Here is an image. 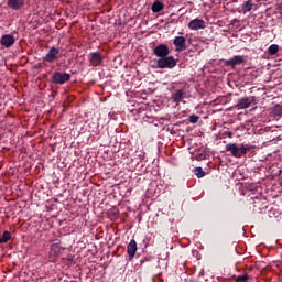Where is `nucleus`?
Masks as SVG:
<instances>
[{"label":"nucleus","instance_id":"nucleus-1","mask_svg":"<svg viewBox=\"0 0 282 282\" xmlns=\"http://www.w3.org/2000/svg\"><path fill=\"white\" fill-rule=\"evenodd\" d=\"M226 151L231 152V156L236 159H241L250 151V147L241 145L238 147L237 143H228L226 144Z\"/></svg>","mask_w":282,"mask_h":282},{"label":"nucleus","instance_id":"nucleus-2","mask_svg":"<svg viewBox=\"0 0 282 282\" xmlns=\"http://www.w3.org/2000/svg\"><path fill=\"white\" fill-rule=\"evenodd\" d=\"M156 65L159 69H173L177 65V59L174 56H164L156 61Z\"/></svg>","mask_w":282,"mask_h":282},{"label":"nucleus","instance_id":"nucleus-3","mask_svg":"<svg viewBox=\"0 0 282 282\" xmlns=\"http://www.w3.org/2000/svg\"><path fill=\"white\" fill-rule=\"evenodd\" d=\"M72 75L69 73H63V72H54L51 77V83L53 85H59L63 86L67 84V82L70 80Z\"/></svg>","mask_w":282,"mask_h":282},{"label":"nucleus","instance_id":"nucleus-4","mask_svg":"<svg viewBox=\"0 0 282 282\" xmlns=\"http://www.w3.org/2000/svg\"><path fill=\"white\" fill-rule=\"evenodd\" d=\"M61 58V50L56 46H52L45 56L42 57L44 63L53 64Z\"/></svg>","mask_w":282,"mask_h":282},{"label":"nucleus","instance_id":"nucleus-5","mask_svg":"<svg viewBox=\"0 0 282 282\" xmlns=\"http://www.w3.org/2000/svg\"><path fill=\"white\" fill-rule=\"evenodd\" d=\"M104 62V56L101 55V53L99 51L97 52H91L89 54V63L90 66L93 67H99L102 65Z\"/></svg>","mask_w":282,"mask_h":282},{"label":"nucleus","instance_id":"nucleus-6","mask_svg":"<svg viewBox=\"0 0 282 282\" xmlns=\"http://www.w3.org/2000/svg\"><path fill=\"white\" fill-rule=\"evenodd\" d=\"M188 29L192 31H199V30H205L206 29V22L203 19H193L188 23Z\"/></svg>","mask_w":282,"mask_h":282},{"label":"nucleus","instance_id":"nucleus-7","mask_svg":"<svg viewBox=\"0 0 282 282\" xmlns=\"http://www.w3.org/2000/svg\"><path fill=\"white\" fill-rule=\"evenodd\" d=\"M153 53L156 57L163 58V57L169 56L170 50L166 44H159L158 46H155L153 48Z\"/></svg>","mask_w":282,"mask_h":282},{"label":"nucleus","instance_id":"nucleus-8","mask_svg":"<svg viewBox=\"0 0 282 282\" xmlns=\"http://www.w3.org/2000/svg\"><path fill=\"white\" fill-rule=\"evenodd\" d=\"M15 42H17V39H14V35L12 34H4L0 39V44L6 48L12 47V45H14Z\"/></svg>","mask_w":282,"mask_h":282},{"label":"nucleus","instance_id":"nucleus-9","mask_svg":"<svg viewBox=\"0 0 282 282\" xmlns=\"http://www.w3.org/2000/svg\"><path fill=\"white\" fill-rule=\"evenodd\" d=\"M173 44L175 45L176 52H184L186 51V39L184 36H175Z\"/></svg>","mask_w":282,"mask_h":282},{"label":"nucleus","instance_id":"nucleus-10","mask_svg":"<svg viewBox=\"0 0 282 282\" xmlns=\"http://www.w3.org/2000/svg\"><path fill=\"white\" fill-rule=\"evenodd\" d=\"M245 63V58L242 55H235L232 58H229L225 62L227 67L235 68Z\"/></svg>","mask_w":282,"mask_h":282},{"label":"nucleus","instance_id":"nucleus-11","mask_svg":"<svg viewBox=\"0 0 282 282\" xmlns=\"http://www.w3.org/2000/svg\"><path fill=\"white\" fill-rule=\"evenodd\" d=\"M7 6L13 11H19L25 7V0H7Z\"/></svg>","mask_w":282,"mask_h":282},{"label":"nucleus","instance_id":"nucleus-12","mask_svg":"<svg viewBox=\"0 0 282 282\" xmlns=\"http://www.w3.org/2000/svg\"><path fill=\"white\" fill-rule=\"evenodd\" d=\"M63 251H65V249L61 247V241H57L51 245L50 256L53 258H58Z\"/></svg>","mask_w":282,"mask_h":282},{"label":"nucleus","instance_id":"nucleus-13","mask_svg":"<svg viewBox=\"0 0 282 282\" xmlns=\"http://www.w3.org/2000/svg\"><path fill=\"white\" fill-rule=\"evenodd\" d=\"M251 100H250V98L249 97H242V98H240L239 100H238V104L236 105V108L238 109V110H245V109H248V108H250V106H251Z\"/></svg>","mask_w":282,"mask_h":282},{"label":"nucleus","instance_id":"nucleus-14","mask_svg":"<svg viewBox=\"0 0 282 282\" xmlns=\"http://www.w3.org/2000/svg\"><path fill=\"white\" fill-rule=\"evenodd\" d=\"M138 250V246L135 240H131L130 243L127 247V252L129 256V261H132Z\"/></svg>","mask_w":282,"mask_h":282},{"label":"nucleus","instance_id":"nucleus-15","mask_svg":"<svg viewBox=\"0 0 282 282\" xmlns=\"http://www.w3.org/2000/svg\"><path fill=\"white\" fill-rule=\"evenodd\" d=\"M184 96H185L184 89H178L177 91L172 94V100L174 104L178 105L184 99Z\"/></svg>","mask_w":282,"mask_h":282},{"label":"nucleus","instance_id":"nucleus-16","mask_svg":"<svg viewBox=\"0 0 282 282\" xmlns=\"http://www.w3.org/2000/svg\"><path fill=\"white\" fill-rule=\"evenodd\" d=\"M253 6H254V4H253V1H252V0H247V1H245V2L241 4V9H242L243 14L251 12L252 9H253Z\"/></svg>","mask_w":282,"mask_h":282},{"label":"nucleus","instance_id":"nucleus-17","mask_svg":"<svg viewBox=\"0 0 282 282\" xmlns=\"http://www.w3.org/2000/svg\"><path fill=\"white\" fill-rule=\"evenodd\" d=\"M164 9V4L160 0H155L151 7L153 13H160Z\"/></svg>","mask_w":282,"mask_h":282},{"label":"nucleus","instance_id":"nucleus-18","mask_svg":"<svg viewBox=\"0 0 282 282\" xmlns=\"http://www.w3.org/2000/svg\"><path fill=\"white\" fill-rule=\"evenodd\" d=\"M12 239V234L10 231H3L2 237L0 238V243H8Z\"/></svg>","mask_w":282,"mask_h":282},{"label":"nucleus","instance_id":"nucleus-19","mask_svg":"<svg viewBox=\"0 0 282 282\" xmlns=\"http://www.w3.org/2000/svg\"><path fill=\"white\" fill-rule=\"evenodd\" d=\"M272 113H273L275 117H281V116H282V105L276 104V105L274 106V108L272 109Z\"/></svg>","mask_w":282,"mask_h":282},{"label":"nucleus","instance_id":"nucleus-20","mask_svg":"<svg viewBox=\"0 0 282 282\" xmlns=\"http://www.w3.org/2000/svg\"><path fill=\"white\" fill-rule=\"evenodd\" d=\"M194 173L197 176V178H203L206 175V172H204L202 166L195 167Z\"/></svg>","mask_w":282,"mask_h":282},{"label":"nucleus","instance_id":"nucleus-21","mask_svg":"<svg viewBox=\"0 0 282 282\" xmlns=\"http://www.w3.org/2000/svg\"><path fill=\"white\" fill-rule=\"evenodd\" d=\"M268 52L270 55H276L279 52V45L278 44L270 45V47L268 48Z\"/></svg>","mask_w":282,"mask_h":282},{"label":"nucleus","instance_id":"nucleus-22","mask_svg":"<svg viewBox=\"0 0 282 282\" xmlns=\"http://www.w3.org/2000/svg\"><path fill=\"white\" fill-rule=\"evenodd\" d=\"M109 215H110L111 220H117L118 216H119V212H118V209L113 208V209H111V212H109Z\"/></svg>","mask_w":282,"mask_h":282},{"label":"nucleus","instance_id":"nucleus-23","mask_svg":"<svg viewBox=\"0 0 282 282\" xmlns=\"http://www.w3.org/2000/svg\"><path fill=\"white\" fill-rule=\"evenodd\" d=\"M189 123H192V124H196L197 122H198V120H199V116H197V115H195V113H192L191 116H189Z\"/></svg>","mask_w":282,"mask_h":282},{"label":"nucleus","instance_id":"nucleus-24","mask_svg":"<svg viewBox=\"0 0 282 282\" xmlns=\"http://www.w3.org/2000/svg\"><path fill=\"white\" fill-rule=\"evenodd\" d=\"M236 280L237 282H248L249 275L248 274L239 275Z\"/></svg>","mask_w":282,"mask_h":282},{"label":"nucleus","instance_id":"nucleus-25","mask_svg":"<svg viewBox=\"0 0 282 282\" xmlns=\"http://www.w3.org/2000/svg\"><path fill=\"white\" fill-rule=\"evenodd\" d=\"M206 159V154L205 153H198L197 155H196V160L197 161H203V160H205Z\"/></svg>","mask_w":282,"mask_h":282},{"label":"nucleus","instance_id":"nucleus-26","mask_svg":"<svg viewBox=\"0 0 282 282\" xmlns=\"http://www.w3.org/2000/svg\"><path fill=\"white\" fill-rule=\"evenodd\" d=\"M224 134L226 137H228L229 139H231L234 137V132L232 131H225Z\"/></svg>","mask_w":282,"mask_h":282},{"label":"nucleus","instance_id":"nucleus-27","mask_svg":"<svg viewBox=\"0 0 282 282\" xmlns=\"http://www.w3.org/2000/svg\"><path fill=\"white\" fill-rule=\"evenodd\" d=\"M67 260H68L69 262H72V261H73V257H72V256H68V257H67Z\"/></svg>","mask_w":282,"mask_h":282}]
</instances>
